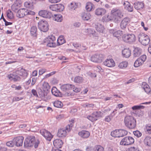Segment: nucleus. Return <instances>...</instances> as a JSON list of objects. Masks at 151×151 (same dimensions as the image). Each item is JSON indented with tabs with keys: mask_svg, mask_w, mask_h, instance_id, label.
Returning <instances> with one entry per match:
<instances>
[{
	"mask_svg": "<svg viewBox=\"0 0 151 151\" xmlns=\"http://www.w3.org/2000/svg\"><path fill=\"white\" fill-rule=\"evenodd\" d=\"M65 42V40L63 36H60L57 40V43L59 45H62Z\"/></svg>",
	"mask_w": 151,
	"mask_h": 151,
	"instance_id": "42",
	"label": "nucleus"
},
{
	"mask_svg": "<svg viewBox=\"0 0 151 151\" xmlns=\"http://www.w3.org/2000/svg\"><path fill=\"white\" fill-rule=\"evenodd\" d=\"M94 8V5L91 2H88L86 3V8L87 11H91Z\"/></svg>",
	"mask_w": 151,
	"mask_h": 151,
	"instance_id": "33",
	"label": "nucleus"
},
{
	"mask_svg": "<svg viewBox=\"0 0 151 151\" xmlns=\"http://www.w3.org/2000/svg\"><path fill=\"white\" fill-rule=\"evenodd\" d=\"M50 8L52 11H57V4L52 5L50 6Z\"/></svg>",
	"mask_w": 151,
	"mask_h": 151,
	"instance_id": "57",
	"label": "nucleus"
},
{
	"mask_svg": "<svg viewBox=\"0 0 151 151\" xmlns=\"http://www.w3.org/2000/svg\"><path fill=\"white\" fill-rule=\"evenodd\" d=\"M37 28L36 27L33 26L32 27L31 31L30 33L33 36H37Z\"/></svg>",
	"mask_w": 151,
	"mask_h": 151,
	"instance_id": "41",
	"label": "nucleus"
},
{
	"mask_svg": "<svg viewBox=\"0 0 151 151\" xmlns=\"http://www.w3.org/2000/svg\"><path fill=\"white\" fill-rule=\"evenodd\" d=\"M102 113L101 111H95L93 112L91 116H88L87 118L91 121L93 122L97 120L98 118L101 116Z\"/></svg>",
	"mask_w": 151,
	"mask_h": 151,
	"instance_id": "12",
	"label": "nucleus"
},
{
	"mask_svg": "<svg viewBox=\"0 0 151 151\" xmlns=\"http://www.w3.org/2000/svg\"><path fill=\"white\" fill-rule=\"evenodd\" d=\"M55 41H52L48 43H46L47 44V46L49 47H56V44Z\"/></svg>",
	"mask_w": 151,
	"mask_h": 151,
	"instance_id": "49",
	"label": "nucleus"
},
{
	"mask_svg": "<svg viewBox=\"0 0 151 151\" xmlns=\"http://www.w3.org/2000/svg\"><path fill=\"white\" fill-rule=\"evenodd\" d=\"M142 50L140 48L136 47L134 49L133 51V55L134 57H137L141 54Z\"/></svg>",
	"mask_w": 151,
	"mask_h": 151,
	"instance_id": "28",
	"label": "nucleus"
},
{
	"mask_svg": "<svg viewBox=\"0 0 151 151\" xmlns=\"http://www.w3.org/2000/svg\"><path fill=\"white\" fill-rule=\"evenodd\" d=\"M24 137L22 136H19L14 138L13 140L15 143L16 145L18 147L22 146L23 144Z\"/></svg>",
	"mask_w": 151,
	"mask_h": 151,
	"instance_id": "17",
	"label": "nucleus"
},
{
	"mask_svg": "<svg viewBox=\"0 0 151 151\" xmlns=\"http://www.w3.org/2000/svg\"><path fill=\"white\" fill-rule=\"evenodd\" d=\"M72 90L75 92L78 93L80 91L81 89L80 88L76 87L74 85V87H72Z\"/></svg>",
	"mask_w": 151,
	"mask_h": 151,
	"instance_id": "58",
	"label": "nucleus"
},
{
	"mask_svg": "<svg viewBox=\"0 0 151 151\" xmlns=\"http://www.w3.org/2000/svg\"><path fill=\"white\" fill-rule=\"evenodd\" d=\"M94 151H104V148L100 145H96L94 147Z\"/></svg>",
	"mask_w": 151,
	"mask_h": 151,
	"instance_id": "47",
	"label": "nucleus"
},
{
	"mask_svg": "<svg viewBox=\"0 0 151 151\" xmlns=\"http://www.w3.org/2000/svg\"><path fill=\"white\" fill-rule=\"evenodd\" d=\"M124 122L126 126L129 129H134L136 126V121L132 116H126L124 118Z\"/></svg>",
	"mask_w": 151,
	"mask_h": 151,
	"instance_id": "2",
	"label": "nucleus"
},
{
	"mask_svg": "<svg viewBox=\"0 0 151 151\" xmlns=\"http://www.w3.org/2000/svg\"><path fill=\"white\" fill-rule=\"evenodd\" d=\"M147 132L149 134H151V125H147L146 127Z\"/></svg>",
	"mask_w": 151,
	"mask_h": 151,
	"instance_id": "55",
	"label": "nucleus"
},
{
	"mask_svg": "<svg viewBox=\"0 0 151 151\" xmlns=\"http://www.w3.org/2000/svg\"><path fill=\"white\" fill-rule=\"evenodd\" d=\"M74 85L71 84H66L62 85L61 86L62 90L65 92V95L67 96L73 95L71 91Z\"/></svg>",
	"mask_w": 151,
	"mask_h": 151,
	"instance_id": "5",
	"label": "nucleus"
},
{
	"mask_svg": "<svg viewBox=\"0 0 151 151\" xmlns=\"http://www.w3.org/2000/svg\"><path fill=\"white\" fill-rule=\"evenodd\" d=\"M21 6L20 1L16 0L11 6L12 9L14 11H17Z\"/></svg>",
	"mask_w": 151,
	"mask_h": 151,
	"instance_id": "19",
	"label": "nucleus"
},
{
	"mask_svg": "<svg viewBox=\"0 0 151 151\" xmlns=\"http://www.w3.org/2000/svg\"><path fill=\"white\" fill-rule=\"evenodd\" d=\"M56 4L57 11L61 12L63 10L64 8V7L63 5L61 4Z\"/></svg>",
	"mask_w": 151,
	"mask_h": 151,
	"instance_id": "48",
	"label": "nucleus"
},
{
	"mask_svg": "<svg viewBox=\"0 0 151 151\" xmlns=\"http://www.w3.org/2000/svg\"><path fill=\"white\" fill-rule=\"evenodd\" d=\"M84 32L86 34L90 36H94L96 35V32L94 30H92L90 29H86Z\"/></svg>",
	"mask_w": 151,
	"mask_h": 151,
	"instance_id": "32",
	"label": "nucleus"
},
{
	"mask_svg": "<svg viewBox=\"0 0 151 151\" xmlns=\"http://www.w3.org/2000/svg\"><path fill=\"white\" fill-rule=\"evenodd\" d=\"M109 21L113 20L116 22L123 17V14L121 10L117 8H113L111 11L110 14L107 15Z\"/></svg>",
	"mask_w": 151,
	"mask_h": 151,
	"instance_id": "1",
	"label": "nucleus"
},
{
	"mask_svg": "<svg viewBox=\"0 0 151 151\" xmlns=\"http://www.w3.org/2000/svg\"><path fill=\"white\" fill-rule=\"evenodd\" d=\"M145 108V106L141 105H136L132 106V108L133 110H136L140 109H143Z\"/></svg>",
	"mask_w": 151,
	"mask_h": 151,
	"instance_id": "51",
	"label": "nucleus"
},
{
	"mask_svg": "<svg viewBox=\"0 0 151 151\" xmlns=\"http://www.w3.org/2000/svg\"><path fill=\"white\" fill-rule=\"evenodd\" d=\"M35 141V137L34 136L28 137L24 142V145L26 147H32L33 146Z\"/></svg>",
	"mask_w": 151,
	"mask_h": 151,
	"instance_id": "10",
	"label": "nucleus"
},
{
	"mask_svg": "<svg viewBox=\"0 0 151 151\" xmlns=\"http://www.w3.org/2000/svg\"><path fill=\"white\" fill-rule=\"evenodd\" d=\"M53 19L58 22H61L63 20V17L60 14L54 15L53 17Z\"/></svg>",
	"mask_w": 151,
	"mask_h": 151,
	"instance_id": "39",
	"label": "nucleus"
},
{
	"mask_svg": "<svg viewBox=\"0 0 151 151\" xmlns=\"http://www.w3.org/2000/svg\"><path fill=\"white\" fill-rule=\"evenodd\" d=\"M134 8L137 10H141L144 7V4L142 2L138 1L134 4Z\"/></svg>",
	"mask_w": 151,
	"mask_h": 151,
	"instance_id": "24",
	"label": "nucleus"
},
{
	"mask_svg": "<svg viewBox=\"0 0 151 151\" xmlns=\"http://www.w3.org/2000/svg\"><path fill=\"white\" fill-rule=\"evenodd\" d=\"M134 142V139L132 137H126L122 139L120 142V144L124 145H129L133 144Z\"/></svg>",
	"mask_w": 151,
	"mask_h": 151,
	"instance_id": "8",
	"label": "nucleus"
},
{
	"mask_svg": "<svg viewBox=\"0 0 151 151\" xmlns=\"http://www.w3.org/2000/svg\"><path fill=\"white\" fill-rule=\"evenodd\" d=\"M110 32L114 36L117 38L120 37L123 34L122 31L120 30L115 31L113 29H111L110 30Z\"/></svg>",
	"mask_w": 151,
	"mask_h": 151,
	"instance_id": "25",
	"label": "nucleus"
},
{
	"mask_svg": "<svg viewBox=\"0 0 151 151\" xmlns=\"http://www.w3.org/2000/svg\"><path fill=\"white\" fill-rule=\"evenodd\" d=\"M38 14L40 16L46 18H50L51 16L50 12L46 10H42L38 12Z\"/></svg>",
	"mask_w": 151,
	"mask_h": 151,
	"instance_id": "18",
	"label": "nucleus"
},
{
	"mask_svg": "<svg viewBox=\"0 0 151 151\" xmlns=\"http://www.w3.org/2000/svg\"><path fill=\"white\" fill-rule=\"evenodd\" d=\"M144 143L146 145L151 147V137H146L144 140Z\"/></svg>",
	"mask_w": 151,
	"mask_h": 151,
	"instance_id": "36",
	"label": "nucleus"
},
{
	"mask_svg": "<svg viewBox=\"0 0 151 151\" xmlns=\"http://www.w3.org/2000/svg\"><path fill=\"white\" fill-rule=\"evenodd\" d=\"M102 21L103 22H109V19L107 15L104 16L102 19Z\"/></svg>",
	"mask_w": 151,
	"mask_h": 151,
	"instance_id": "60",
	"label": "nucleus"
},
{
	"mask_svg": "<svg viewBox=\"0 0 151 151\" xmlns=\"http://www.w3.org/2000/svg\"><path fill=\"white\" fill-rule=\"evenodd\" d=\"M127 132L124 129L116 130L112 132L111 135L114 137H120L126 135Z\"/></svg>",
	"mask_w": 151,
	"mask_h": 151,
	"instance_id": "6",
	"label": "nucleus"
},
{
	"mask_svg": "<svg viewBox=\"0 0 151 151\" xmlns=\"http://www.w3.org/2000/svg\"><path fill=\"white\" fill-rule=\"evenodd\" d=\"M6 145L9 147H13L14 145V142L12 141H9L6 142Z\"/></svg>",
	"mask_w": 151,
	"mask_h": 151,
	"instance_id": "61",
	"label": "nucleus"
},
{
	"mask_svg": "<svg viewBox=\"0 0 151 151\" xmlns=\"http://www.w3.org/2000/svg\"><path fill=\"white\" fill-rule=\"evenodd\" d=\"M16 73L19 75L23 76H26L27 75V70L22 68L20 70L16 71Z\"/></svg>",
	"mask_w": 151,
	"mask_h": 151,
	"instance_id": "35",
	"label": "nucleus"
},
{
	"mask_svg": "<svg viewBox=\"0 0 151 151\" xmlns=\"http://www.w3.org/2000/svg\"><path fill=\"white\" fill-rule=\"evenodd\" d=\"M38 91L39 96H38V98L41 99V100H40V101L43 100L44 101H46L48 99L47 96V92L43 90H42L41 89H40V91Z\"/></svg>",
	"mask_w": 151,
	"mask_h": 151,
	"instance_id": "16",
	"label": "nucleus"
},
{
	"mask_svg": "<svg viewBox=\"0 0 151 151\" xmlns=\"http://www.w3.org/2000/svg\"><path fill=\"white\" fill-rule=\"evenodd\" d=\"M67 134L66 130L62 128L58 130L57 135L59 137H65Z\"/></svg>",
	"mask_w": 151,
	"mask_h": 151,
	"instance_id": "26",
	"label": "nucleus"
},
{
	"mask_svg": "<svg viewBox=\"0 0 151 151\" xmlns=\"http://www.w3.org/2000/svg\"><path fill=\"white\" fill-rule=\"evenodd\" d=\"M104 58V55L101 54H95L92 55L91 60L93 62L100 63L102 62Z\"/></svg>",
	"mask_w": 151,
	"mask_h": 151,
	"instance_id": "11",
	"label": "nucleus"
},
{
	"mask_svg": "<svg viewBox=\"0 0 151 151\" xmlns=\"http://www.w3.org/2000/svg\"><path fill=\"white\" fill-rule=\"evenodd\" d=\"M51 92L52 94L55 96H57L59 95L58 91L55 87H53L52 88Z\"/></svg>",
	"mask_w": 151,
	"mask_h": 151,
	"instance_id": "46",
	"label": "nucleus"
},
{
	"mask_svg": "<svg viewBox=\"0 0 151 151\" xmlns=\"http://www.w3.org/2000/svg\"><path fill=\"white\" fill-rule=\"evenodd\" d=\"M55 38L54 36L52 35H50L45 39L42 43H46L52 41H55Z\"/></svg>",
	"mask_w": 151,
	"mask_h": 151,
	"instance_id": "27",
	"label": "nucleus"
},
{
	"mask_svg": "<svg viewBox=\"0 0 151 151\" xmlns=\"http://www.w3.org/2000/svg\"><path fill=\"white\" fill-rule=\"evenodd\" d=\"M129 151H139V148L137 146L131 147L129 149Z\"/></svg>",
	"mask_w": 151,
	"mask_h": 151,
	"instance_id": "53",
	"label": "nucleus"
},
{
	"mask_svg": "<svg viewBox=\"0 0 151 151\" xmlns=\"http://www.w3.org/2000/svg\"><path fill=\"white\" fill-rule=\"evenodd\" d=\"M45 144L44 143H41L39 145L40 151H43L45 149Z\"/></svg>",
	"mask_w": 151,
	"mask_h": 151,
	"instance_id": "59",
	"label": "nucleus"
},
{
	"mask_svg": "<svg viewBox=\"0 0 151 151\" xmlns=\"http://www.w3.org/2000/svg\"><path fill=\"white\" fill-rule=\"evenodd\" d=\"M91 15L89 13L83 12L82 13L81 17L82 19L85 21H87L90 19Z\"/></svg>",
	"mask_w": 151,
	"mask_h": 151,
	"instance_id": "34",
	"label": "nucleus"
},
{
	"mask_svg": "<svg viewBox=\"0 0 151 151\" xmlns=\"http://www.w3.org/2000/svg\"><path fill=\"white\" fill-rule=\"evenodd\" d=\"M14 75L13 74H10L7 76V77L11 81H13V79L14 78Z\"/></svg>",
	"mask_w": 151,
	"mask_h": 151,
	"instance_id": "63",
	"label": "nucleus"
},
{
	"mask_svg": "<svg viewBox=\"0 0 151 151\" xmlns=\"http://www.w3.org/2000/svg\"><path fill=\"white\" fill-rule=\"evenodd\" d=\"M35 14V13L33 11L29 10L25 8H22L18 10L17 16L19 18H22L26 15H34Z\"/></svg>",
	"mask_w": 151,
	"mask_h": 151,
	"instance_id": "4",
	"label": "nucleus"
},
{
	"mask_svg": "<svg viewBox=\"0 0 151 151\" xmlns=\"http://www.w3.org/2000/svg\"><path fill=\"white\" fill-rule=\"evenodd\" d=\"M40 133L48 141H50L53 137V136L50 132L45 129L40 130Z\"/></svg>",
	"mask_w": 151,
	"mask_h": 151,
	"instance_id": "13",
	"label": "nucleus"
},
{
	"mask_svg": "<svg viewBox=\"0 0 151 151\" xmlns=\"http://www.w3.org/2000/svg\"><path fill=\"white\" fill-rule=\"evenodd\" d=\"M7 17L10 19H12L14 16L13 12L10 10H8L7 12Z\"/></svg>",
	"mask_w": 151,
	"mask_h": 151,
	"instance_id": "45",
	"label": "nucleus"
},
{
	"mask_svg": "<svg viewBox=\"0 0 151 151\" xmlns=\"http://www.w3.org/2000/svg\"><path fill=\"white\" fill-rule=\"evenodd\" d=\"M74 81L76 83H81L83 81V79L82 77L77 76L74 78Z\"/></svg>",
	"mask_w": 151,
	"mask_h": 151,
	"instance_id": "43",
	"label": "nucleus"
},
{
	"mask_svg": "<svg viewBox=\"0 0 151 151\" xmlns=\"http://www.w3.org/2000/svg\"><path fill=\"white\" fill-rule=\"evenodd\" d=\"M128 65L127 62L126 61H122L118 65V67L121 69H124L126 68Z\"/></svg>",
	"mask_w": 151,
	"mask_h": 151,
	"instance_id": "38",
	"label": "nucleus"
},
{
	"mask_svg": "<svg viewBox=\"0 0 151 151\" xmlns=\"http://www.w3.org/2000/svg\"><path fill=\"white\" fill-rule=\"evenodd\" d=\"M122 54L124 58H128L131 54V51L129 49H124L122 51Z\"/></svg>",
	"mask_w": 151,
	"mask_h": 151,
	"instance_id": "22",
	"label": "nucleus"
},
{
	"mask_svg": "<svg viewBox=\"0 0 151 151\" xmlns=\"http://www.w3.org/2000/svg\"><path fill=\"white\" fill-rule=\"evenodd\" d=\"M133 133L134 135L137 137H140L142 134V133L138 130L134 131Z\"/></svg>",
	"mask_w": 151,
	"mask_h": 151,
	"instance_id": "54",
	"label": "nucleus"
},
{
	"mask_svg": "<svg viewBox=\"0 0 151 151\" xmlns=\"http://www.w3.org/2000/svg\"><path fill=\"white\" fill-rule=\"evenodd\" d=\"M106 13V10L103 8H99L95 11V14L98 16L102 15Z\"/></svg>",
	"mask_w": 151,
	"mask_h": 151,
	"instance_id": "30",
	"label": "nucleus"
},
{
	"mask_svg": "<svg viewBox=\"0 0 151 151\" xmlns=\"http://www.w3.org/2000/svg\"><path fill=\"white\" fill-rule=\"evenodd\" d=\"M138 38L139 41L144 45H148L150 41L149 37L147 34L143 33L139 34Z\"/></svg>",
	"mask_w": 151,
	"mask_h": 151,
	"instance_id": "3",
	"label": "nucleus"
},
{
	"mask_svg": "<svg viewBox=\"0 0 151 151\" xmlns=\"http://www.w3.org/2000/svg\"><path fill=\"white\" fill-rule=\"evenodd\" d=\"M124 5V6L125 8L129 12H132L133 11V6L131 5L129 2L127 1L125 2Z\"/></svg>",
	"mask_w": 151,
	"mask_h": 151,
	"instance_id": "31",
	"label": "nucleus"
},
{
	"mask_svg": "<svg viewBox=\"0 0 151 151\" xmlns=\"http://www.w3.org/2000/svg\"><path fill=\"white\" fill-rule=\"evenodd\" d=\"M147 59V56L143 55L138 58L135 61L134 63V66L135 67H138L142 65Z\"/></svg>",
	"mask_w": 151,
	"mask_h": 151,
	"instance_id": "9",
	"label": "nucleus"
},
{
	"mask_svg": "<svg viewBox=\"0 0 151 151\" xmlns=\"http://www.w3.org/2000/svg\"><path fill=\"white\" fill-rule=\"evenodd\" d=\"M103 64L104 65L109 67H113L115 65V62L112 58L106 59L103 62Z\"/></svg>",
	"mask_w": 151,
	"mask_h": 151,
	"instance_id": "15",
	"label": "nucleus"
},
{
	"mask_svg": "<svg viewBox=\"0 0 151 151\" xmlns=\"http://www.w3.org/2000/svg\"><path fill=\"white\" fill-rule=\"evenodd\" d=\"M78 5V3L75 1L72 2L69 5V7L70 9H75L76 8Z\"/></svg>",
	"mask_w": 151,
	"mask_h": 151,
	"instance_id": "44",
	"label": "nucleus"
},
{
	"mask_svg": "<svg viewBox=\"0 0 151 151\" xmlns=\"http://www.w3.org/2000/svg\"><path fill=\"white\" fill-rule=\"evenodd\" d=\"M23 99V98L22 97H16L13 98V101H17L22 100Z\"/></svg>",
	"mask_w": 151,
	"mask_h": 151,
	"instance_id": "62",
	"label": "nucleus"
},
{
	"mask_svg": "<svg viewBox=\"0 0 151 151\" xmlns=\"http://www.w3.org/2000/svg\"><path fill=\"white\" fill-rule=\"evenodd\" d=\"M130 20L128 18L125 17L122 20L120 24V27L122 29L127 27L128 23L130 22Z\"/></svg>",
	"mask_w": 151,
	"mask_h": 151,
	"instance_id": "21",
	"label": "nucleus"
},
{
	"mask_svg": "<svg viewBox=\"0 0 151 151\" xmlns=\"http://www.w3.org/2000/svg\"><path fill=\"white\" fill-rule=\"evenodd\" d=\"M106 149L107 151H113L112 147L109 145L108 146Z\"/></svg>",
	"mask_w": 151,
	"mask_h": 151,
	"instance_id": "64",
	"label": "nucleus"
},
{
	"mask_svg": "<svg viewBox=\"0 0 151 151\" xmlns=\"http://www.w3.org/2000/svg\"><path fill=\"white\" fill-rule=\"evenodd\" d=\"M54 106L57 108H61L63 106V103L58 100L55 101L53 103Z\"/></svg>",
	"mask_w": 151,
	"mask_h": 151,
	"instance_id": "37",
	"label": "nucleus"
},
{
	"mask_svg": "<svg viewBox=\"0 0 151 151\" xmlns=\"http://www.w3.org/2000/svg\"><path fill=\"white\" fill-rule=\"evenodd\" d=\"M20 77L18 76L15 75L14 76V78L13 79V81L14 82H16L17 81H20L21 80Z\"/></svg>",
	"mask_w": 151,
	"mask_h": 151,
	"instance_id": "56",
	"label": "nucleus"
},
{
	"mask_svg": "<svg viewBox=\"0 0 151 151\" xmlns=\"http://www.w3.org/2000/svg\"><path fill=\"white\" fill-rule=\"evenodd\" d=\"M63 141L60 139H56L54 140L53 144L54 147L56 148H61L63 145Z\"/></svg>",
	"mask_w": 151,
	"mask_h": 151,
	"instance_id": "20",
	"label": "nucleus"
},
{
	"mask_svg": "<svg viewBox=\"0 0 151 151\" xmlns=\"http://www.w3.org/2000/svg\"><path fill=\"white\" fill-rule=\"evenodd\" d=\"M24 5L26 7L30 8H32L33 6L32 3L29 1L25 2Z\"/></svg>",
	"mask_w": 151,
	"mask_h": 151,
	"instance_id": "50",
	"label": "nucleus"
},
{
	"mask_svg": "<svg viewBox=\"0 0 151 151\" xmlns=\"http://www.w3.org/2000/svg\"><path fill=\"white\" fill-rule=\"evenodd\" d=\"M42 90L48 92V91L50 89V86L48 83L44 82L43 84Z\"/></svg>",
	"mask_w": 151,
	"mask_h": 151,
	"instance_id": "40",
	"label": "nucleus"
},
{
	"mask_svg": "<svg viewBox=\"0 0 151 151\" xmlns=\"http://www.w3.org/2000/svg\"><path fill=\"white\" fill-rule=\"evenodd\" d=\"M122 39L125 42L131 43L135 42L136 37L133 34H125L122 37Z\"/></svg>",
	"mask_w": 151,
	"mask_h": 151,
	"instance_id": "7",
	"label": "nucleus"
},
{
	"mask_svg": "<svg viewBox=\"0 0 151 151\" xmlns=\"http://www.w3.org/2000/svg\"><path fill=\"white\" fill-rule=\"evenodd\" d=\"M38 27L42 31L46 32L49 29L48 24L46 21L41 20L38 23Z\"/></svg>",
	"mask_w": 151,
	"mask_h": 151,
	"instance_id": "14",
	"label": "nucleus"
},
{
	"mask_svg": "<svg viewBox=\"0 0 151 151\" xmlns=\"http://www.w3.org/2000/svg\"><path fill=\"white\" fill-rule=\"evenodd\" d=\"M90 133L88 131L82 130L78 133V135L81 137L83 138H87L90 135Z\"/></svg>",
	"mask_w": 151,
	"mask_h": 151,
	"instance_id": "23",
	"label": "nucleus"
},
{
	"mask_svg": "<svg viewBox=\"0 0 151 151\" xmlns=\"http://www.w3.org/2000/svg\"><path fill=\"white\" fill-rule=\"evenodd\" d=\"M73 126V125L72 124H68L66 127L65 130H66L67 132H69L72 129Z\"/></svg>",
	"mask_w": 151,
	"mask_h": 151,
	"instance_id": "52",
	"label": "nucleus"
},
{
	"mask_svg": "<svg viewBox=\"0 0 151 151\" xmlns=\"http://www.w3.org/2000/svg\"><path fill=\"white\" fill-rule=\"evenodd\" d=\"M142 87L145 91L147 93H151V89L149 86L146 83L143 82L142 83Z\"/></svg>",
	"mask_w": 151,
	"mask_h": 151,
	"instance_id": "29",
	"label": "nucleus"
}]
</instances>
